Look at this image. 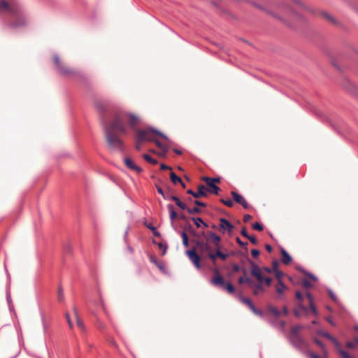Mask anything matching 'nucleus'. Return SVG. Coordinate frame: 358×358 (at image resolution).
I'll return each mask as SVG.
<instances>
[{"label": "nucleus", "instance_id": "obj_25", "mask_svg": "<svg viewBox=\"0 0 358 358\" xmlns=\"http://www.w3.org/2000/svg\"><path fill=\"white\" fill-rule=\"evenodd\" d=\"M224 289H226L229 293L232 294L234 292L235 289L231 283L229 282L224 285L222 287Z\"/></svg>", "mask_w": 358, "mask_h": 358}, {"label": "nucleus", "instance_id": "obj_60", "mask_svg": "<svg viewBox=\"0 0 358 358\" xmlns=\"http://www.w3.org/2000/svg\"><path fill=\"white\" fill-rule=\"evenodd\" d=\"M327 321L331 324L334 325V322L331 319H327Z\"/></svg>", "mask_w": 358, "mask_h": 358}, {"label": "nucleus", "instance_id": "obj_39", "mask_svg": "<svg viewBox=\"0 0 358 358\" xmlns=\"http://www.w3.org/2000/svg\"><path fill=\"white\" fill-rule=\"evenodd\" d=\"M157 190L158 193L160 194L164 197V199H169V197H167L164 194V191H163V189H162V188L161 187L157 186Z\"/></svg>", "mask_w": 358, "mask_h": 358}, {"label": "nucleus", "instance_id": "obj_12", "mask_svg": "<svg viewBox=\"0 0 358 358\" xmlns=\"http://www.w3.org/2000/svg\"><path fill=\"white\" fill-rule=\"evenodd\" d=\"M187 192L195 198H199L202 196H207V188L204 185H200L198 187V191H196V192L191 189L187 190Z\"/></svg>", "mask_w": 358, "mask_h": 358}, {"label": "nucleus", "instance_id": "obj_48", "mask_svg": "<svg viewBox=\"0 0 358 358\" xmlns=\"http://www.w3.org/2000/svg\"><path fill=\"white\" fill-rule=\"evenodd\" d=\"M315 342L318 345H320V346L322 348V351H323V352H324V353L325 354V353H326V352H325V349H324V347L323 344H322L320 341H318V340H317V339H316V338L315 339Z\"/></svg>", "mask_w": 358, "mask_h": 358}, {"label": "nucleus", "instance_id": "obj_6", "mask_svg": "<svg viewBox=\"0 0 358 358\" xmlns=\"http://www.w3.org/2000/svg\"><path fill=\"white\" fill-rule=\"evenodd\" d=\"M289 289L288 287L286 286L282 281H278L275 285V290L278 299L283 300L285 299V292Z\"/></svg>", "mask_w": 358, "mask_h": 358}, {"label": "nucleus", "instance_id": "obj_40", "mask_svg": "<svg viewBox=\"0 0 358 358\" xmlns=\"http://www.w3.org/2000/svg\"><path fill=\"white\" fill-rule=\"evenodd\" d=\"M236 242L238 243V244L243 248H245L247 245H248V243H244L243 241H241V239L239 238H236Z\"/></svg>", "mask_w": 358, "mask_h": 358}, {"label": "nucleus", "instance_id": "obj_57", "mask_svg": "<svg viewBox=\"0 0 358 358\" xmlns=\"http://www.w3.org/2000/svg\"><path fill=\"white\" fill-rule=\"evenodd\" d=\"M308 277H309L310 279H312V280H315V281L317 280L316 277H315V276H314V275H312V274H309V275H308Z\"/></svg>", "mask_w": 358, "mask_h": 358}, {"label": "nucleus", "instance_id": "obj_9", "mask_svg": "<svg viewBox=\"0 0 358 358\" xmlns=\"http://www.w3.org/2000/svg\"><path fill=\"white\" fill-rule=\"evenodd\" d=\"M211 282L215 286L223 287L224 285V280L223 277L220 274L217 269L214 271V276L211 280Z\"/></svg>", "mask_w": 358, "mask_h": 358}, {"label": "nucleus", "instance_id": "obj_42", "mask_svg": "<svg viewBox=\"0 0 358 358\" xmlns=\"http://www.w3.org/2000/svg\"><path fill=\"white\" fill-rule=\"evenodd\" d=\"M268 268L270 269V268ZM277 270H278V263L277 262H273V268H271V271L267 273V275L269 276L268 275L269 273H271L272 271L274 272V271H275Z\"/></svg>", "mask_w": 358, "mask_h": 358}, {"label": "nucleus", "instance_id": "obj_58", "mask_svg": "<svg viewBox=\"0 0 358 358\" xmlns=\"http://www.w3.org/2000/svg\"><path fill=\"white\" fill-rule=\"evenodd\" d=\"M325 17L329 20L330 21H333V18L331 15H329V14H325Z\"/></svg>", "mask_w": 358, "mask_h": 358}, {"label": "nucleus", "instance_id": "obj_45", "mask_svg": "<svg viewBox=\"0 0 358 358\" xmlns=\"http://www.w3.org/2000/svg\"><path fill=\"white\" fill-rule=\"evenodd\" d=\"M247 238L249 239L250 241L254 245L257 243V240L254 236H249V238Z\"/></svg>", "mask_w": 358, "mask_h": 358}, {"label": "nucleus", "instance_id": "obj_3", "mask_svg": "<svg viewBox=\"0 0 358 358\" xmlns=\"http://www.w3.org/2000/svg\"><path fill=\"white\" fill-rule=\"evenodd\" d=\"M271 269L267 267H259L257 265H252L251 267V274L256 278L257 282H255L250 278L242 276L238 278V283H248L252 289L253 294L258 295L264 292V285L270 286L271 278L267 275Z\"/></svg>", "mask_w": 358, "mask_h": 358}, {"label": "nucleus", "instance_id": "obj_52", "mask_svg": "<svg viewBox=\"0 0 358 358\" xmlns=\"http://www.w3.org/2000/svg\"><path fill=\"white\" fill-rule=\"evenodd\" d=\"M296 297L297 299H299V301H301L302 299H303V296H302V294L299 292H296Z\"/></svg>", "mask_w": 358, "mask_h": 358}, {"label": "nucleus", "instance_id": "obj_33", "mask_svg": "<svg viewBox=\"0 0 358 358\" xmlns=\"http://www.w3.org/2000/svg\"><path fill=\"white\" fill-rule=\"evenodd\" d=\"M221 201L228 207H232L234 202L231 199H221Z\"/></svg>", "mask_w": 358, "mask_h": 358}, {"label": "nucleus", "instance_id": "obj_15", "mask_svg": "<svg viewBox=\"0 0 358 358\" xmlns=\"http://www.w3.org/2000/svg\"><path fill=\"white\" fill-rule=\"evenodd\" d=\"M125 164L128 168L132 170H135L138 172L141 171V169L135 164V163L129 158H126L124 159Z\"/></svg>", "mask_w": 358, "mask_h": 358}, {"label": "nucleus", "instance_id": "obj_5", "mask_svg": "<svg viewBox=\"0 0 358 358\" xmlns=\"http://www.w3.org/2000/svg\"><path fill=\"white\" fill-rule=\"evenodd\" d=\"M52 60L55 70L61 76L75 78L78 80H81L83 78V74L81 71L69 65L58 55H54Z\"/></svg>", "mask_w": 358, "mask_h": 358}, {"label": "nucleus", "instance_id": "obj_7", "mask_svg": "<svg viewBox=\"0 0 358 358\" xmlns=\"http://www.w3.org/2000/svg\"><path fill=\"white\" fill-rule=\"evenodd\" d=\"M186 254L187 255L189 259L194 264V265L199 269L201 268L200 264V257L197 254L196 250L195 249L189 250L186 251Z\"/></svg>", "mask_w": 358, "mask_h": 358}, {"label": "nucleus", "instance_id": "obj_61", "mask_svg": "<svg viewBox=\"0 0 358 358\" xmlns=\"http://www.w3.org/2000/svg\"><path fill=\"white\" fill-rule=\"evenodd\" d=\"M176 152L177 154H179V155H180V154L182 153V152H181L180 151H179V150H176Z\"/></svg>", "mask_w": 358, "mask_h": 358}, {"label": "nucleus", "instance_id": "obj_44", "mask_svg": "<svg viewBox=\"0 0 358 358\" xmlns=\"http://www.w3.org/2000/svg\"><path fill=\"white\" fill-rule=\"evenodd\" d=\"M302 285L304 287H306V288H308V287H311V285H312L311 283L307 280H303L302 281Z\"/></svg>", "mask_w": 358, "mask_h": 358}, {"label": "nucleus", "instance_id": "obj_14", "mask_svg": "<svg viewBox=\"0 0 358 358\" xmlns=\"http://www.w3.org/2000/svg\"><path fill=\"white\" fill-rule=\"evenodd\" d=\"M317 334L319 335H321V336L328 338L329 340L331 341L332 343L336 346V348L339 347V343L338 342V341L334 337H333L331 335H330L329 334H328L324 331H322V330L317 331Z\"/></svg>", "mask_w": 358, "mask_h": 358}, {"label": "nucleus", "instance_id": "obj_26", "mask_svg": "<svg viewBox=\"0 0 358 358\" xmlns=\"http://www.w3.org/2000/svg\"><path fill=\"white\" fill-rule=\"evenodd\" d=\"M337 348V350H338V352H339V354H340V355L341 356L342 358H350V355L347 352H345L343 350L341 349V346L340 345H339L338 348Z\"/></svg>", "mask_w": 358, "mask_h": 358}, {"label": "nucleus", "instance_id": "obj_31", "mask_svg": "<svg viewBox=\"0 0 358 358\" xmlns=\"http://www.w3.org/2000/svg\"><path fill=\"white\" fill-rule=\"evenodd\" d=\"M252 229H255V230H257V231H262L263 230V226L262 224L259 223V222H255V223H253L252 225Z\"/></svg>", "mask_w": 358, "mask_h": 358}, {"label": "nucleus", "instance_id": "obj_36", "mask_svg": "<svg viewBox=\"0 0 358 358\" xmlns=\"http://www.w3.org/2000/svg\"><path fill=\"white\" fill-rule=\"evenodd\" d=\"M204 178L207 179L209 182L215 183V185L216 183H219L220 182V179L219 178L204 177Z\"/></svg>", "mask_w": 358, "mask_h": 358}, {"label": "nucleus", "instance_id": "obj_63", "mask_svg": "<svg viewBox=\"0 0 358 358\" xmlns=\"http://www.w3.org/2000/svg\"><path fill=\"white\" fill-rule=\"evenodd\" d=\"M355 342H356V343L358 345V338H356V339H355Z\"/></svg>", "mask_w": 358, "mask_h": 358}, {"label": "nucleus", "instance_id": "obj_30", "mask_svg": "<svg viewBox=\"0 0 358 358\" xmlns=\"http://www.w3.org/2000/svg\"><path fill=\"white\" fill-rule=\"evenodd\" d=\"M75 316L76 318V323L78 327H80L82 330L84 329V325L83 321L78 317V315L76 312H75Z\"/></svg>", "mask_w": 358, "mask_h": 358}, {"label": "nucleus", "instance_id": "obj_29", "mask_svg": "<svg viewBox=\"0 0 358 358\" xmlns=\"http://www.w3.org/2000/svg\"><path fill=\"white\" fill-rule=\"evenodd\" d=\"M241 301L246 304L249 308L252 307L254 304L252 303V301L246 297H243L241 299Z\"/></svg>", "mask_w": 358, "mask_h": 358}, {"label": "nucleus", "instance_id": "obj_51", "mask_svg": "<svg viewBox=\"0 0 358 358\" xmlns=\"http://www.w3.org/2000/svg\"><path fill=\"white\" fill-rule=\"evenodd\" d=\"M160 169L161 170H166V169H171V168L170 166H166L164 164H162L160 165Z\"/></svg>", "mask_w": 358, "mask_h": 358}, {"label": "nucleus", "instance_id": "obj_34", "mask_svg": "<svg viewBox=\"0 0 358 358\" xmlns=\"http://www.w3.org/2000/svg\"><path fill=\"white\" fill-rule=\"evenodd\" d=\"M291 4L292 6H299L300 7H303V3L301 0H292Z\"/></svg>", "mask_w": 358, "mask_h": 358}, {"label": "nucleus", "instance_id": "obj_19", "mask_svg": "<svg viewBox=\"0 0 358 358\" xmlns=\"http://www.w3.org/2000/svg\"><path fill=\"white\" fill-rule=\"evenodd\" d=\"M169 199L172 200V201H174L176 202V204L180 208H181L182 210H186L187 209V207L186 206V204H185L184 203L181 202L180 201V199L176 196H169Z\"/></svg>", "mask_w": 358, "mask_h": 358}, {"label": "nucleus", "instance_id": "obj_37", "mask_svg": "<svg viewBox=\"0 0 358 358\" xmlns=\"http://www.w3.org/2000/svg\"><path fill=\"white\" fill-rule=\"evenodd\" d=\"M144 141H138V134L137 133V136H136V149L138 150H140L141 149V143H143Z\"/></svg>", "mask_w": 358, "mask_h": 358}, {"label": "nucleus", "instance_id": "obj_47", "mask_svg": "<svg viewBox=\"0 0 358 358\" xmlns=\"http://www.w3.org/2000/svg\"><path fill=\"white\" fill-rule=\"evenodd\" d=\"M241 234L245 238H249V235L248 234L247 230L245 227L242 228L241 231Z\"/></svg>", "mask_w": 358, "mask_h": 358}, {"label": "nucleus", "instance_id": "obj_13", "mask_svg": "<svg viewBox=\"0 0 358 358\" xmlns=\"http://www.w3.org/2000/svg\"><path fill=\"white\" fill-rule=\"evenodd\" d=\"M203 180L206 183L208 188H207V192L208 191L210 193H213L215 194H218L220 191V187L217 186L215 183L209 182L207 179L203 178Z\"/></svg>", "mask_w": 358, "mask_h": 358}, {"label": "nucleus", "instance_id": "obj_54", "mask_svg": "<svg viewBox=\"0 0 358 358\" xmlns=\"http://www.w3.org/2000/svg\"><path fill=\"white\" fill-rule=\"evenodd\" d=\"M195 204L197 205V206H205V203L199 201H194Z\"/></svg>", "mask_w": 358, "mask_h": 358}, {"label": "nucleus", "instance_id": "obj_24", "mask_svg": "<svg viewBox=\"0 0 358 358\" xmlns=\"http://www.w3.org/2000/svg\"><path fill=\"white\" fill-rule=\"evenodd\" d=\"M143 157L145 159V161H147L148 162L152 164H157V160L152 158V157H150L149 155H147V154H144L143 155Z\"/></svg>", "mask_w": 358, "mask_h": 358}, {"label": "nucleus", "instance_id": "obj_64", "mask_svg": "<svg viewBox=\"0 0 358 358\" xmlns=\"http://www.w3.org/2000/svg\"><path fill=\"white\" fill-rule=\"evenodd\" d=\"M284 325H285V322H282V327H284Z\"/></svg>", "mask_w": 358, "mask_h": 358}, {"label": "nucleus", "instance_id": "obj_23", "mask_svg": "<svg viewBox=\"0 0 358 358\" xmlns=\"http://www.w3.org/2000/svg\"><path fill=\"white\" fill-rule=\"evenodd\" d=\"M57 300L60 303H62L64 301L63 289L61 286H59L57 289Z\"/></svg>", "mask_w": 358, "mask_h": 358}, {"label": "nucleus", "instance_id": "obj_56", "mask_svg": "<svg viewBox=\"0 0 358 358\" xmlns=\"http://www.w3.org/2000/svg\"><path fill=\"white\" fill-rule=\"evenodd\" d=\"M310 357L311 358H320L318 355H317L315 353H310Z\"/></svg>", "mask_w": 358, "mask_h": 358}, {"label": "nucleus", "instance_id": "obj_22", "mask_svg": "<svg viewBox=\"0 0 358 358\" xmlns=\"http://www.w3.org/2000/svg\"><path fill=\"white\" fill-rule=\"evenodd\" d=\"M170 178L173 184L182 183V180L180 177L177 176L174 172H171L170 174Z\"/></svg>", "mask_w": 358, "mask_h": 358}, {"label": "nucleus", "instance_id": "obj_46", "mask_svg": "<svg viewBox=\"0 0 358 358\" xmlns=\"http://www.w3.org/2000/svg\"><path fill=\"white\" fill-rule=\"evenodd\" d=\"M347 347L350 348H355V346L358 345L355 341L354 342H348L347 343Z\"/></svg>", "mask_w": 358, "mask_h": 358}, {"label": "nucleus", "instance_id": "obj_1", "mask_svg": "<svg viewBox=\"0 0 358 358\" xmlns=\"http://www.w3.org/2000/svg\"><path fill=\"white\" fill-rule=\"evenodd\" d=\"M141 123L138 115L123 110H115L105 127V135L108 145L115 150H122L124 143L120 135L127 134L128 128L136 129Z\"/></svg>", "mask_w": 358, "mask_h": 358}, {"label": "nucleus", "instance_id": "obj_59", "mask_svg": "<svg viewBox=\"0 0 358 358\" xmlns=\"http://www.w3.org/2000/svg\"><path fill=\"white\" fill-rule=\"evenodd\" d=\"M287 312H288L287 308L286 307H284L283 308V313H284V315H287Z\"/></svg>", "mask_w": 358, "mask_h": 358}, {"label": "nucleus", "instance_id": "obj_35", "mask_svg": "<svg viewBox=\"0 0 358 358\" xmlns=\"http://www.w3.org/2000/svg\"><path fill=\"white\" fill-rule=\"evenodd\" d=\"M275 277L278 281H282V277L283 275V273L282 271H279L278 270L274 271Z\"/></svg>", "mask_w": 358, "mask_h": 358}, {"label": "nucleus", "instance_id": "obj_4", "mask_svg": "<svg viewBox=\"0 0 358 358\" xmlns=\"http://www.w3.org/2000/svg\"><path fill=\"white\" fill-rule=\"evenodd\" d=\"M138 141H150L154 142L156 145L160 149V151L157 152V155L160 157H164L166 152L168 150L169 146L161 139L164 141L167 140V137L162 132L148 128L145 129L138 130Z\"/></svg>", "mask_w": 358, "mask_h": 358}, {"label": "nucleus", "instance_id": "obj_43", "mask_svg": "<svg viewBox=\"0 0 358 358\" xmlns=\"http://www.w3.org/2000/svg\"><path fill=\"white\" fill-rule=\"evenodd\" d=\"M251 255L253 257L257 258L259 255V251L256 249H253L251 250Z\"/></svg>", "mask_w": 358, "mask_h": 358}, {"label": "nucleus", "instance_id": "obj_16", "mask_svg": "<svg viewBox=\"0 0 358 358\" xmlns=\"http://www.w3.org/2000/svg\"><path fill=\"white\" fill-rule=\"evenodd\" d=\"M281 254L282 263L286 265L289 264L292 262V257L283 248L281 249Z\"/></svg>", "mask_w": 358, "mask_h": 358}, {"label": "nucleus", "instance_id": "obj_17", "mask_svg": "<svg viewBox=\"0 0 358 358\" xmlns=\"http://www.w3.org/2000/svg\"><path fill=\"white\" fill-rule=\"evenodd\" d=\"M301 329L300 326H294L291 329L290 339L292 342L298 339V333Z\"/></svg>", "mask_w": 358, "mask_h": 358}, {"label": "nucleus", "instance_id": "obj_28", "mask_svg": "<svg viewBox=\"0 0 358 358\" xmlns=\"http://www.w3.org/2000/svg\"><path fill=\"white\" fill-rule=\"evenodd\" d=\"M193 221L197 227H199L201 224H203L205 227H207L206 224L204 223L202 219L200 217L193 218Z\"/></svg>", "mask_w": 358, "mask_h": 358}, {"label": "nucleus", "instance_id": "obj_32", "mask_svg": "<svg viewBox=\"0 0 358 358\" xmlns=\"http://www.w3.org/2000/svg\"><path fill=\"white\" fill-rule=\"evenodd\" d=\"M186 210L189 214H194V213H197L200 212V210L197 207H194V208H188L187 207V209H186Z\"/></svg>", "mask_w": 358, "mask_h": 358}, {"label": "nucleus", "instance_id": "obj_62", "mask_svg": "<svg viewBox=\"0 0 358 358\" xmlns=\"http://www.w3.org/2000/svg\"><path fill=\"white\" fill-rule=\"evenodd\" d=\"M180 184L182 185V186L183 187H185V184H184V182H183L182 181V183H180Z\"/></svg>", "mask_w": 358, "mask_h": 358}, {"label": "nucleus", "instance_id": "obj_21", "mask_svg": "<svg viewBox=\"0 0 358 358\" xmlns=\"http://www.w3.org/2000/svg\"><path fill=\"white\" fill-rule=\"evenodd\" d=\"M167 208L169 211L171 221L173 222L177 217V213L174 210V208L172 204H169L167 206Z\"/></svg>", "mask_w": 358, "mask_h": 358}, {"label": "nucleus", "instance_id": "obj_18", "mask_svg": "<svg viewBox=\"0 0 358 358\" xmlns=\"http://www.w3.org/2000/svg\"><path fill=\"white\" fill-rule=\"evenodd\" d=\"M279 10L284 13L285 14H289L292 13V10L291 8V5L287 3H281L278 6Z\"/></svg>", "mask_w": 358, "mask_h": 358}, {"label": "nucleus", "instance_id": "obj_41", "mask_svg": "<svg viewBox=\"0 0 358 358\" xmlns=\"http://www.w3.org/2000/svg\"><path fill=\"white\" fill-rule=\"evenodd\" d=\"M270 311L273 315H274L275 316L280 315V312L276 308H274V307L271 308Z\"/></svg>", "mask_w": 358, "mask_h": 358}, {"label": "nucleus", "instance_id": "obj_55", "mask_svg": "<svg viewBox=\"0 0 358 358\" xmlns=\"http://www.w3.org/2000/svg\"><path fill=\"white\" fill-rule=\"evenodd\" d=\"M266 250L271 252L272 251V247L270 245H266Z\"/></svg>", "mask_w": 358, "mask_h": 358}, {"label": "nucleus", "instance_id": "obj_8", "mask_svg": "<svg viewBox=\"0 0 358 358\" xmlns=\"http://www.w3.org/2000/svg\"><path fill=\"white\" fill-rule=\"evenodd\" d=\"M220 230L224 233L226 231L229 233H231L234 229V226L225 218L220 219Z\"/></svg>", "mask_w": 358, "mask_h": 358}, {"label": "nucleus", "instance_id": "obj_20", "mask_svg": "<svg viewBox=\"0 0 358 358\" xmlns=\"http://www.w3.org/2000/svg\"><path fill=\"white\" fill-rule=\"evenodd\" d=\"M306 297L308 298V301H309V304H310V309H311V311L312 313L317 315V310L316 309V307L315 306V305L313 304V296H311V294L310 293H306Z\"/></svg>", "mask_w": 358, "mask_h": 358}, {"label": "nucleus", "instance_id": "obj_53", "mask_svg": "<svg viewBox=\"0 0 358 358\" xmlns=\"http://www.w3.org/2000/svg\"><path fill=\"white\" fill-rule=\"evenodd\" d=\"M329 294L330 297L332 299V300H334L335 301H336V295L333 293V292L329 291Z\"/></svg>", "mask_w": 358, "mask_h": 358}, {"label": "nucleus", "instance_id": "obj_50", "mask_svg": "<svg viewBox=\"0 0 358 358\" xmlns=\"http://www.w3.org/2000/svg\"><path fill=\"white\" fill-rule=\"evenodd\" d=\"M252 219V216L250 215H245L243 218V221L245 222H249Z\"/></svg>", "mask_w": 358, "mask_h": 358}, {"label": "nucleus", "instance_id": "obj_49", "mask_svg": "<svg viewBox=\"0 0 358 358\" xmlns=\"http://www.w3.org/2000/svg\"><path fill=\"white\" fill-rule=\"evenodd\" d=\"M66 320L68 322V324H69L70 328H72L73 324H72V322L71 321L69 313H66Z\"/></svg>", "mask_w": 358, "mask_h": 358}, {"label": "nucleus", "instance_id": "obj_11", "mask_svg": "<svg viewBox=\"0 0 358 358\" xmlns=\"http://www.w3.org/2000/svg\"><path fill=\"white\" fill-rule=\"evenodd\" d=\"M231 194L236 203L241 204L244 208H248V203L243 196L236 192H231Z\"/></svg>", "mask_w": 358, "mask_h": 358}, {"label": "nucleus", "instance_id": "obj_27", "mask_svg": "<svg viewBox=\"0 0 358 358\" xmlns=\"http://www.w3.org/2000/svg\"><path fill=\"white\" fill-rule=\"evenodd\" d=\"M182 238V243L185 247H188L189 245V241H188V236L187 234L185 231H182L181 234Z\"/></svg>", "mask_w": 358, "mask_h": 358}, {"label": "nucleus", "instance_id": "obj_38", "mask_svg": "<svg viewBox=\"0 0 358 358\" xmlns=\"http://www.w3.org/2000/svg\"><path fill=\"white\" fill-rule=\"evenodd\" d=\"M250 308L255 315H262V312L261 310L257 309L254 305L252 307H250Z\"/></svg>", "mask_w": 358, "mask_h": 358}, {"label": "nucleus", "instance_id": "obj_10", "mask_svg": "<svg viewBox=\"0 0 358 358\" xmlns=\"http://www.w3.org/2000/svg\"><path fill=\"white\" fill-rule=\"evenodd\" d=\"M7 11L12 14H15L16 10L12 3H9L4 0H0V12Z\"/></svg>", "mask_w": 358, "mask_h": 358}, {"label": "nucleus", "instance_id": "obj_2", "mask_svg": "<svg viewBox=\"0 0 358 358\" xmlns=\"http://www.w3.org/2000/svg\"><path fill=\"white\" fill-rule=\"evenodd\" d=\"M209 236L213 241L214 248L210 246L207 242L199 241L196 244V250L199 252L202 258H208L213 264L215 265L218 258L222 261H225L229 257V254L222 251L220 245L221 239L219 236L210 231Z\"/></svg>", "mask_w": 358, "mask_h": 358}]
</instances>
